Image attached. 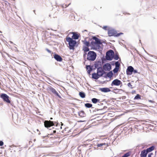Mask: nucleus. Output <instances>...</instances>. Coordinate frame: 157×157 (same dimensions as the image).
Wrapping results in <instances>:
<instances>
[{
	"instance_id": "1",
	"label": "nucleus",
	"mask_w": 157,
	"mask_h": 157,
	"mask_svg": "<svg viewBox=\"0 0 157 157\" xmlns=\"http://www.w3.org/2000/svg\"><path fill=\"white\" fill-rule=\"evenodd\" d=\"M92 39L95 40L92 41L90 43V46L92 49L96 50H100L101 49L100 45L102 44V43L100 40L95 36H93Z\"/></svg>"
},
{
	"instance_id": "2",
	"label": "nucleus",
	"mask_w": 157,
	"mask_h": 157,
	"mask_svg": "<svg viewBox=\"0 0 157 157\" xmlns=\"http://www.w3.org/2000/svg\"><path fill=\"white\" fill-rule=\"evenodd\" d=\"M66 41L68 43V47L70 50H74V47L77 44V42L76 40L72 39V38L70 37H67L66 38Z\"/></svg>"
},
{
	"instance_id": "3",
	"label": "nucleus",
	"mask_w": 157,
	"mask_h": 157,
	"mask_svg": "<svg viewBox=\"0 0 157 157\" xmlns=\"http://www.w3.org/2000/svg\"><path fill=\"white\" fill-rule=\"evenodd\" d=\"M96 56V53L94 52L90 51L87 54V59L89 61H94L95 59Z\"/></svg>"
},
{
	"instance_id": "4",
	"label": "nucleus",
	"mask_w": 157,
	"mask_h": 157,
	"mask_svg": "<svg viewBox=\"0 0 157 157\" xmlns=\"http://www.w3.org/2000/svg\"><path fill=\"white\" fill-rule=\"evenodd\" d=\"M108 34L109 36H114L115 37L119 36L121 34H123L121 33H117V31L113 29H108Z\"/></svg>"
},
{
	"instance_id": "5",
	"label": "nucleus",
	"mask_w": 157,
	"mask_h": 157,
	"mask_svg": "<svg viewBox=\"0 0 157 157\" xmlns=\"http://www.w3.org/2000/svg\"><path fill=\"white\" fill-rule=\"evenodd\" d=\"M114 52L112 50L108 51L106 54L105 58L107 60H111L113 58Z\"/></svg>"
},
{
	"instance_id": "6",
	"label": "nucleus",
	"mask_w": 157,
	"mask_h": 157,
	"mask_svg": "<svg viewBox=\"0 0 157 157\" xmlns=\"http://www.w3.org/2000/svg\"><path fill=\"white\" fill-rule=\"evenodd\" d=\"M44 125L45 127L49 128L52 126H57L58 123L56 122H53L50 121H45L44 122Z\"/></svg>"
},
{
	"instance_id": "7",
	"label": "nucleus",
	"mask_w": 157,
	"mask_h": 157,
	"mask_svg": "<svg viewBox=\"0 0 157 157\" xmlns=\"http://www.w3.org/2000/svg\"><path fill=\"white\" fill-rule=\"evenodd\" d=\"M0 97L4 101L8 103H10L11 101L10 99V97L6 94L4 93L1 94Z\"/></svg>"
},
{
	"instance_id": "8",
	"label": "nucleus",
	"mask_w": 157,
	"mask_h": 157,
	"mask_svg": "<svg viewBox=\"0 0 157 157\" xmlns=\"http://www.w3.org/2000/svg\"><path fill=\"white\" fill-rule=\"evenodd\" d=\"M97 73L99 74V76L101 77L103 74H106V72L105 71L102 67H99L97 68Z\"/></svg>"
},
{
	"instance_id": "9",
	"label": "nucleus",
	"mask_w": 157,
	"mask_h": 157,
	"mask_svg": "<svg viewBox=\"0 0 157 157\" xmlns=\"http://www.w3.org/2000/svg\"><path fill=\"white\" fill-rule=\"evenodd\" d=\"M103 68L105 71H109L111 69V66L109 63H106L103 66Z\"/></svg>"
},
{
	"instance_id": "10",
	"label": "nucleus",
	"mask_w": 157,
	"mask_h": 157,
	"mask_svg": "<svg viewBox=\"0 0 157 157\" xmlns=\"http://www.w3.org/2000/svg\"><path fill=\"white\" fill-rule=\"evenodd\" d=\"M121 84H122V82H121V81L118 79H116L112 81L111 84V86H113L114 85L119 86Z\"/></svg>"
},
{
	"instance_id": "11",
	"label": "nucleus",
	"mask_w": 157,
	"mask_h": 157,
	"mask_svg": "<svg viewBox=\"0 0 157 157\" xmlns=\"http://www.w3.org/2000/svg\"><path fill=\"white\" fill-rule=\"evenodd\" d=\"M134 68L132 66H129L128 67L126 70V73L127 75H131L133 71Z\"/></svg>"
},
{
	"instance_id": "12",
	"label": "nucleus",
	"mask_w": 157,
	"mask_h": 157,
	"mask_svg": "<svg viewBox=\"0 0 157 157\" xmlns=\"http://www.w3.org/2000/svg\"><path fill=\"white\" fill-rule=\"evenodd\" d=\"M54 58L57 61L61 62L63 60V59L59 55L55 54L53 55Z\"/></svg>"
},
{
	"instance_id": "13",
	"label": "nucleus",
	"mask_w": 157,
	"mask_h": 157,
	"mask_svg": "<svg viewBox=\"0 0 157 157\" xmlns=\"http://www.w3.org/2000/svg\"><path fill=\"white\" fill-rule=\"evenodd\" d=\"M50 90L53 93L57 95L59 98H61V96L59 95L58 93L56 91L55 89L52 87H50L49 88Z\"/></svg>"
},
{
	"instance_id": "14",
	"label": "nucleus",
	"mask_w": 157,
	"mask_h": 157,
	"mask_svg": "<svg viewBox=\"0 0 157 157\" xmlns=\"http://www.w3.org/2000/svg\"><path fill=\"white\" fill-rule=\"evenodd\" d=\"M71 33L73 34V35L72 36V38H72V39L76 40L78 39L79 36L75 32H72Z\"/></svg>"
},
{
	"instance_id": "15",
	"label": "nucleus",
	"mask_w": 157,
	"mask_h": 157,
	"mask_svg": "<svg viewBox=\"0 0 157 157\" xmlns=\"http://www.w3.org/2000/svg\"><path fill=\"white\" fill-rule=\"evenodd\" d=\"M99 90L102 92L105 93L110 92L111 91V90L109 88L106 87L100 88L99 89Z\"/></svg>"
},
{
	"instance_id": "16",
	"label": "nucleus",
	"mask_w": 157,
	"mask_h": 157,
	"mask_svg": "<svg viewBox=\"0 0 157 157\" xmlns=\"http://www.w3.org/2000/svg\"><path fill=\"white\" fill-rule=\"evenodd\" d=\"M148 154L145 150H144L141 151L140 155V157H146Z\"/></svg>"
},
{
	"instance_id": "17",
	"label": "nucleus",
	"mask_w": 157,
	"mask_h": 157,
	"mask_svg": "<svg viewBox=\"0 0 157 157\" xmlns=\"http://www.w3.org/2000/svg\"><path fill=\"white\" fill-rule=\"evenodd\" d=\"M92 67L93 66H91V65H86V69L88 70H87V73L88 74H90V72L92 71L93 68Z\"/></svg>"
},
{
	"instance_id": "18",
	"label": "nucleus",
	"mask_w": 157,
	"mask_h": 157,
	"mask_svg": "<svg viewBox=\"0 0 157 157\" xmlns=\"http://www.w3.org/2000/svg\"><path fill=\"white\" fill-rule=\"evenodd\" d=\"M100 76L97 73H94L92 74V78L95 79H98Z\"/></svg>"
},
{
	"instance_id": "19",
	"label": "nucleus",
	"mask_w": 157,
	"mask_h": 157,
	"mask_svg": "<svg viewBox=\"0 0 157 157\" xmlns=\"http://www.w3.org/2000/svg\"><path fill=\"white\" fill-rule=\"evenodd\" d=\"M78 115L81 117H84L86 116V114L83 111H81L78 112Z\"/></svg>"
},
{
	"instance_id": "20",
	"label": "nucleus",
	"mask_w": 157,
	"mask_h": 157,
	"mask_svg": "<svg viewBox=\"0 0 157 157\" xmlns=\"http://www.w3.org/2000/svg\"><path fill=\"white\" fill-rule=\"evenodd\" d=\"M113 73L112 72V71H111L107 73L106 76H104V77L106 78L107 77L110 78H111L113 76Z\"/></svg>"
},
{
	"instance_id": "21",
	"label": "nucleus",
	"mask_w": 157,
	"mask_h": 157,
	"mask_svg": "<svg viewBox=\"0 0 157 157\" xmlns=\"http://www.w3.org/2000/svg\"><path fill=\"white\" fill-rule=\"evenodd\" d=\"M155 146H151L150 147L147 148L145 150L148 153L149 152H150L153 150Z\"/></svg>"
},
{
	"instance_id": "22",
	"label": "nucleus",
	"mask_w": 157,
	"mask_h": 157,
	"mask_svg": "<svg viewBox=\"0 0 157 157\" xmlns=\"http://www.w3.org/2000/svg\"><path fill=\"white\" fill-rule=\"evenodd\" d=\"M101 62L100 61H98L95 62L94 63V67L95 69V68H98L99 67V65L101 64Z\"/></svg>"
},
{
	"instance_id": "23",
	"label": "nucleus",
	"mask_w": 157,
	"mask_h": 157,
	"mask_svg": "<svg viewBox=\"0 0 157 157\" xmlns=\"http://www.w3.org/2000/svg\"><path fill=\"white\" fill-rule=\"evenodd\" d=\"M100 101V100L99 99L96 98H93L91 99L92 102L94 104H96L97 102L98 103Z\"/></svg>"
},
{
	"instance_id": "24",
	"label": "nucleus",
	"mask_w": 157,
	"mask_h": 157,
	"mask_svg": "<svg viewBox=\"0 0 157 157\" xmlns=\"http://www.w3.org/2000/svg\"><path fill=\"white\" fill-rule=\"evenodd\" d=\"M88 47H86L85 46H84L82 48V50L84 51V52H89L90 49Z\"/></svg>"
},
{
	"instance_id": "25",
	"label": "nucleus",
	"mask_w": 157,
	"mask_h": 157,
	"mask_svg": "<svg viewBox=\"0 0 157 157\" xmlns=\"http://www.w3.org/2000/svg\"><path fill=\"white\" fill-rule=\"evenodd\" d=\"M79 95L82 98H84L85 97L86 95L85 93L83 92H80L79 93Z\"/></svg>"
},
{
	"instance_id": "26",
	"label": "nucleus",
	"mask_w": 157,
	"mask_h": 157,
	"mask_svg": "<svg viewBox=\"0 0 157 157\" xmlns=\"http://www.w3.org/2000/svg\"><path fill=\"white\" fill-rule=\"evenodd\" d=\"M85 106L87 108H90L92 107V105L90 103H86L85 104Z\"/></svg>"
},
{
	"instance_id": "27",
	"label": "nucleus",
	"mask_w": 157,
	"mask_h": 157,
	"mask_svg": "<svg viewBox=\"0 0 157 157\" xmlns=\"http://www.w3.org/2000/svg\"><path fill=\"white\" fill-rule=\"evenodd\" d=\"M141 96L139 94H137L134 97V100H137L138 99H141Z\"/></svg>"
},
{
	"instance_id": "28",
	"label": "nucleus",
	"mask_w": 157,
	"mask_h": 157,
	"mask_svg": "<svg viewBox=\"0 0 157 157\" xmlns=\"http://www.w3.org/2000/svg\"><path fill=\"white\" fill-rule=\"evenodd\" d=\"M84 44L87 47H89L90 46V43L88 41H87L86 40H84Z\"/></svg>"
},
{
	"instance_id": "29",
	"label": "nucleus",
	"mask_w": 157,
	"mask_h": 157,
	"mask_svg": "<svg viewBox=\"0 0 157 157\" xmlns=\"http://www.w3.org/2000/svg\"><path fill=\"white\" fill-rule=\"evenodd\" d=\"M115 67L119 68V67L120 66V64L119 63L118 61H117V62H115Z\"/></svg>"
},
{
	"instance_id": "30",
	"label": "nucleus",
	"mask_w": 157,
	"mask_h": 157,
	"mask_svg": "<svg viewBox=\"0 0 157 157\" xmlns=\"http://www.w3.org/2000/svg\"><path fill=\"white\" fill-rule=\"evenodd\" d=\"M130 155V153L129 152H128L125 154L122 157H128Z\"/></svg>"
},
{
	"instance_id": "31",
	"label": "nucleus",
	"mask_w": 157,
	"mask_h": 157,
	"mask_svg": "<svg viewBox=\"0 0 157 157\" xmlns=\"http://www.w3.org/2000/svg\"><path fill=\"white\" fill-rule=\"evenodd\" d=\"M107 146H108V144H105V143H101V144H97V146L98 147H100L101 146H102L104 145H106Z\"/></svg>"
},
{
	"instance_id": "32",
	"label": "nucleus",
	"mask_w": 157,
	"mask_h": 157,
	"mask_svg": "<svg viewBox=\"0 0 157 157\" xmlns=\"http://www.w3.org/2000/svg\"><path fill=\"white\" fill-rule=\"evenodd\" d=\"M113 58L115 60H118L119 58L118 54L116 53L115 55L114 56Z\"/></svg>"
},
{
	"instance_id": "33",
	"label": "nucleus",
	"mask_w": 157,
	"mask_h": 157,
	"mask_svg": "<svg viewBox=\"0 0 157 157\" xmlns=\"http://www.w3.org/2000/svg\"><path fill=\"white\" fill-rule=\"evenodd\" d=\"M114 90H118V91H117V93H119L120 94H121V93H122V92H124V91L121 89H114Z\"/></svg>"
},
{
	"instance_id": "34",
	"label": "nucleus",
	"mask_w": 157,
	"mask_h": 157,
	"mask_svg": "<svg viewBox=\"0 0 157 157\" xmlns=\"http://www.w3.org/2000/svg\"><path fill=\"white\" fill-rule=\"evenodd\" d=\"M119 68L115 67L113 70V71L114 73H117L119 71Z\"/></svg>"
},
{
	"instance_id": "35",
	"label": "nucleus",
	"mask_w": 157,
	"mask_h": 157,
	"mask_svg": "<svg viewBox=\"0 0 157 157\" xmlns=\"http://www.w3.org/2000/svg\"><path fill=\"white\" fill-rule=\"evenodd\" d=\"M127 86L129 87H130L131 89H132L133 88V87H132V86L131 85V82L128 83V84Z\"/></svg>"
},
{
	"instance_id": "36",
	"label": "nucleus",
	"mask_w": 157,
	"mask_h": 157,
	"mask_svg": "<svg viewBox=\"0 0 157 157\" xmlns=\"http://www.w3.org/2000/svg\"><path fill=\"white\" fill-rule=\"evenodd\" d=\"M107 108V107L106 106H105L104 107V108L102 109H96L97 110V111H99V110H101V111H102L103 110V109H106Z\"/></svg>"
},
{
	"instance_id": "37",
	"label": "nucleus",
	"mask_w": 157,
	"mask_h": 157,
	"mask_svg": "<svg viewBox=\"0 0 157 157\" xmlns=\"http://www.w3.org/2000/svg\"><path fill=\"white\" fill-rule=\"evenodd\" d=\"M107 26H104L102 28L105 30H107L108 31V29H107Z\"/></svg>"
},
{
	"instance_id": "38",
	"label": "nucleus",
	"mask_w": 157,
	"mask_h": 157,
	"mask_svg": "<svg viewBox=\"0 0 157 157\" xmlns=\"http://www.w3.org/2000/svg\"><path fill=\"white\" fill-rule=\"evenodd\" d=\"M3 145V141H0V146H2Z\"/></svg>"
},
{
	"instance_id": "39",
	"label": "nucleus",
	"mask_w": 157,
	"mask_h": 157,
	"mask_svg": "<svg viewBox=\"0 0 157 157\" xmlns=\"http://www.w3.org/2000/svg\"><path fill=\"white\" fill-rule=\"evenodd\" d=\"M148 55L150 56H151V57H154V58H155V57H156V56H153V55H152L151 54H148Z\"/></svg>"
},
{
	"instance_id": "40",
	"label": "nucleus",
	"mask_w": 157,
	"mask_h": 157,
	"mask_svg": "<svg viewBox=\"0 0 157 157\" xmlns=\"http://www.w3.org/2000/svg\"><path fill=\"white\" fill-rule=\"evenodd\" d=\"M153 155V153H150L148 155V157H151L152 155Z\"/></svg>"
},
{
	"instance_id": "41",
	"label": "nucleus",
	"mask_w": 157,
	"mask_h": 157,
	"mask_svg": "<svg viewBox=\"0 0 157 157\" xmlns=\"http://www.w3.org/2000/svg\"><path fill=\"white\" fill-rule=\"evenodd\" d=\"M133 72L134 73H136L138 72L136 70H134V69L133 70Z\"/></svg>"
},
{
	"instance_id": "42",
	"label": "nucleus",
	"mask_w": 157,
	"mask_h": 157,
	"mask_svg": "<svg viewBox=\"0 0 157 157\" xmlns=\"http://www.w3.org/2000/svg\"><path fill=\"white\" fill-rule=\"evenodd\" d=\"M46 50L48 53H51V51L50 50H49L47 48L46 49Z\"/></svg>"
},
{
	"instance_id": "43",
	"label": "nucleus",
	"mask_w": 157,
	"mask_h": 157,
	"mask_svg": "<svg viewBox=\"0 0 157 157\" xmlns=\"http://www.w3.org/2000/svg\"><path fill=\"white\" fill-rule=\"evenodd\" d=\"M126 98V97L125 96H123L122 97V99L123 100L125 99Z\"/></svg>"
},
{
	"instance_id": "44",
	"label": "nucleus",
	"mask_w": 157,
	"mask_h": 157,
	"mask_svg": "<svg viewBox=\"0 0 157 157\" xmlns=\"http://www.w3.org/2000/svg\"><path fill=\"white\" fill-rule=\"evenodd\" d=\"M148 101L149 102H151V103H153L154 102L153 101H152V100H148Z\"/></svg>"
},
{
	"instance_id": "45",
	"label": "nucleus",
	"mask_w": 157,
	"mask_h": 157,
	"mask_svg": "<svg viewBox=\"0 0 157 157\" xmlns=\"http://www.w3.org/2000/svg\"><path fill=\"white\" fill-rule=\"evenodd\" d=\"M87 55V53L86 52H84V54H83V57L85 58L86 57V55Z\"/></svg>"
},
{
	"instance_id": "46",
	"label": "nucleus",
	"mask_w": 157,
	"mask_h": 157,
	"mask_svg": "<svg viewBox=\"0 0 157 157\" xmlns=\"http://www.w3.org/2000/svg\"><path fill=\"white\" fill-rule=\"evenodd\" d=\"M98 105H102L103 104V103L101 102L100 101L98 103Z\"/></svg>"
},
{
	"instance_id": "47",
	"label": "nucleus",
	"mask_w": 157,
	"mask_h": 157,
	"mask_svg": "<svg viewBox=\"0 0 157 157\" xmlns=\"http://www.w3.org/2000/svg\"><path fill=\"white\" fill-rule=\"evenodd\" d=\"M105 112H106L105 111H103V112H102V113H100V114L101 115V114H103Z\"/></svg>"
},
{
	"instance_id": "48",
	"label": "nucleus",
	"mask_w": 157,
	"mask_h": 157,
	"mask_svg": "<svg viewBox=\"0 0 157 157\" xmlns=\"http://www.w3.org/2000/svg\"><path fill=\"white\" fill-rule=\"evenodd\" d=\"M85 121H78V122H84Z\"/></svg>"
},
{
	"instance_id": "49",
	"label": "nucleus",
	"mask_w": 157,
	"mask_h": 157,
	"mask_svg": "<svg viewBox=\"0 0 157 157\" xmlns=\"http://www.w3.org/2000/svg\"><path fill=\"white\" fill-rule=\"evenodd\" d=\"M56 130H54V131H53V133H56Z\"/></svg>"
},
{
	"instance_id": "50",
	"label": "nucleus",
	"mask_w": 157,
	"mask_h": 157,
	"mask_svg": "<svg viewBox=\"0 0 157 157\" xmlns=\"http://www.w3.org/2000/svg\"><path fill=\"white\" fill-rule=\"evenodd\" d=\"M48 155H44L43 156V157H45V156H47Z\"/></svg>"
},
{
	"instance_id": "51",
	"label": "nucleus",
	"mask_w": 157,
	"mask_h": 157,
	"mask_svg": "<svg viewBox=\"0 0 157 157\" xmlns=\"http://www.w3.org/2000/svg\"><path fill=\"white\" fill-rule=\"evenodd\" d=\"M86 31L87 32V30H84V31H82V32H86Z\"/></svg>"
},
{
	"instance_id": "52",
	"label": "nucleus",
	"mask_w": 157,
	"mask_h": 157,
	"mask_svg": "<svg viewBox=\"0 0 157 157\" xmlns=\"http://www.w3.org/2000/svg\"><path fill=\"white\" fill-rule=\"evenodd\" d=\"M10 42L11 43V44H13V43L11 41H10Z\"/></svg>"
},
{
	"instance_id": "53",
	"label": "nucleus",
	"mask_w": 157,
	"mask_h": 157,
	"mask_svg": "<svg viewBox=\"0 0 157 157\" xmlns=\"http://www.w3.org/2000/svg\"><path fill=\"white\" fill-rule=\"evenodd\" d=\"M50 119H51V120H52V119H53V118H52V117H51V118H50Z\"/></svg>"
},
{
	"instance_id": "54",
	"label": "nucleus",
	"mask_w": 157,
	"mask_h": 157,
	"mask_svg": "<svg viewBox=\"0 0 157 157\" xmlns=\"http://www.w3.org/2000/svg\"><path fill=\"white\" fill-rule=\"evenodd\" d=\"M14 48H15L16 49H17V47H14Z\"/></svg>"
},
{
	"instance_id": "55",
	"label": "nucleus",
	"mask_w": 157,
	"mask_h": 157,
	"mask_svg": "<svg viewBox=\"0 0 157 157\" xmlns=\"http://www.w3.org/2000/svg\"><path fill=\"white\" fill-rule=\"evenodd\" d=\"M155 59H157V57H156H156H155Z\"/></svg>"
},
{
	"instance_id": "56",
	"label": "nucleus",
	"mask_w": 157,
	"mask_h": 157,
	"mask_svg": "<svg viewBox=\"0 0 157 157\" xmlns=\"http://www.w3.org/2000/svg\"><path fill=\"white\" fill-rule=\"evenodd\" d=\"M139 41H140V43H141V40H139Z\"/></svg>"
},
{
	"instance_id": "57",
	"label": "nucleus",
	"mask_w": 157,
	"mask_h": 157,
	"mask_svg": "<svg viewBox=\"0 0 157 157\" xmlns=\"http://www.w3.org/2000/svg\"><path fill=\"white\" fill-rule=\"evenodd\" d=\"M33 11H34V12H35V10H34Z\"/></svg>"
}]
</instances>
